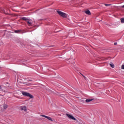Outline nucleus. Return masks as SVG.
Wrapping results in <instances>:
<instances>
[{"mask_svg":"<svg viewBox=\"0 0 124 124\" xmlns=\"http://www.w3.org/2000/svg\"><path fill=\"white\" fill-rule=\"evenodd\" d=\"M22 94L25 96H28V97H30V98H33V96L28 92L22 91Z\"/></svg>","mask_w":124,"mask_h":124,"instance_id":"f257e3e1","label":"nucleus"},{"mask_svg":"<svg viewBox=\"0 0 124 124\" xmlns=\"http://www.w3.org/2000/svg\"><path fill=\"white\" fill-rule=\"evenodd\" d=\"M57 12L59 15H60V16H62V17H63V18H66V14L61 11H57Z\"/></svg>","mask_w":124,"mask_h":124,"instance_id":"f03ea898","label":"nucleus"},{"mask_svg":"<svg viewBox=\"0 0 124 124\" xmlns=\"http://www.w3.org/2000/svg\"><path fill=\"white\" fill-rule=\"evenodd\" d=\"M26 22L29 26H32V24L33 23V21H32V20L29 19L27 20Z\"/></svg>","mask_w":124,"mask_h":124,"instance_id":"7ed1b4c3","label":"nucleus"},{"mask_svg":"<svg viewBox=\"0 0 124 124\" xmlns=\"http://www.w3.org/2000/svg\"><path fill=\"white\" fill-rule=\"evenodd\" d=\"M66 116L68 117L69 119H71V120H74V121H76V118L73 117L72 115L66 114Z\"/></svg>","mask_w":124,"mask_h":124,"instance_id":"20e7f679","label":"nucleus"},{"mask_svg":"<svg viewBox=\"0 0 124 124\" xmlns=\"http://www.w3.org/2000/svg\"><path fill=\"white\" fill-rule=\"evenodd\" d=\"M41 116L43 117L44 118H46V119H47V120H49V121H53V120H52V118H51L50 117L44 115H41Z\"/></svg>","mask_w":124,"mask_h":124,"instance_id":"39448f33","label":"nucleus"},{"mask_svg":"<svg viewBox=\"0 0 124 124\" xmlns=\"http://www.w3.org/2000/svg\"><path fill=\"white\" fill-rule=\"evenodd\" d=\"M20 109L23 111H25V112H27V107L25 106H22L20 107Z\"/></svg>","mask_w":124,"mask_h":124,"instance_id":"423d86ee","label":"nucleus"},{"mask_svg":"<svg viewBox=\"0 0 124 124\" xmlns=\"http://www.w3.org/2000/svg\"><path fill=\"white\" fill-rule=\"evenodd\" d=\"M85 12L86 14H87V15H92V13H91V12L90 11V10L85 11Z\"/></svg>","mask_w":124,"mask_h":124,"instance_id":"0eeeda50","label":"nucleus"},{"mask_svg":"<svg viewBox=\"0 0 124 124\" xmlns=\"http://www.w3.org/2000/svg\"><path fill=\"white\" fill-rule=\"evenodd\" d=\"M92 100H93V99H88L86 100V102L89 103V102H91V101H92Z\"/></svg>","mask_w":124,"mask_h":124,"instance_id":"6e6552de","label":"nucleus"},{"mask_svg":"<svg viewBox=\"0 0 124 124\" xmlns=\"http://www.w3.org/2000/svg\"><path fill=\"white\" fill-rule=\"evenodd\" d=\"M8 107V106L6 105H3V109H4V110H5Z\"/></svg>","mask_w":124,"mask_h":124,"instance_id":"1a4fd4ad","label":"nucleus"},{"mask_svg":"<svg viewBox=\"0 0 124 124\" xmlns=\"http://www.w3.org/2000/svg\"><path fill=\"white\" fill-rule=\"evenodd\" d=\"M109 65L111 66V67H112V68H114V67H115V65H114V64L112 63H109Z\"/></svg>","mask_w":124,"mask_h":124,"instance_id":"9d476101","label":"nucleus"},{"mask_svg":"<svg viewBox=\"0 0 124 124\" xmlns=\"http://www.w3.org/2000/svg\"><path fill=\"white\" fill-rule=\"evenodd\" d=\"M121 23H122L123 24H124V18H121Z\"/></svg>","mask_w":124,"mask_h":124,"instance_id":"9b49d317","label":"nucleus"},{"mask_svg":"<svg viewBox=\"0 0 124 124\" xmlns=\"http://www.w3.org/2000/svg\"><path fill=\"white\" fill-rule=\"evenodd\" d=\"M22 20H24V21H26V22H27V21L28 20H29V19H28V18H26V17H23V18H22Z\"/></svg>","mask_w":124,"mask_h":124,"instance_id":"f8f14e48","label":"nucleus"},{"mask_svg":"<svg viewBox=\"0 0 124 124\" xmlns=\"http://www.w3.org/2000/svg\"><path fill=\"white\" fill-rule=\"evenodd\" d=\"M20 31H21V30H17V31H15V32H16V33H19Z\"/></svg>","mask_w":124,"mask_h":124,"instance_id":"ddd939ff","label":"nucleus"},{"mask_svg":"<svg viewBox=\"0 0 124 124\" xmlns=\"http://www.w3.org/2000/svg\"><path fill=\"white\" fill-rule=\"evenodd\" d=\"M109 5H110V4H105L106 6H109Z\"/></svg>","mask_w":124,"mask_h":124,"instance_id":"4468645a","label":"nucleus"},{"mask_svg":"<svg viewBox=\"0 0 124 124\" xmlns=\"http://www.w3.org/2000/svg\"><path fill=\"white\" fill-rule=\"evenodd\" d=\"M121 7H122V8H124V5L121 6Z\"/></svg>","mask_w":124,"mask_h":124,"instance_id":"2eb2a0df","label":"nucleus"},{"mask_svg":"<svg viewBox=\"0 0 124 124\" xmlns=\"http://www.w3.org/2000/svg\"><path fill=\"white\" fill-rule=\"evenodd\" d=\"M117 43H114V45H117Z\"/></svg>","mask_w":124,"mask_h":124,"instance_id":"dca6fc26","label":"nucleus"},{"mask_svg":"<svg viewBox=\"0 0 124 124\" xmlns=\"http://www.w3.org/2000/svg\"><path fill=\"white\" fill-rule=\"evenodd\" d=\"M0 90H1V87L0 86Z\"/></svg>","mask_w":124,"mask_h":124,"instance_id":"f3484780","label":"nucleus"}]
</instances>
